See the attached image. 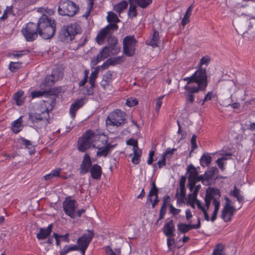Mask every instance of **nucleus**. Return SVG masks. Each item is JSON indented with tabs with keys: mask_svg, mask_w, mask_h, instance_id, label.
<instances>
[{
	"mask_svg": "<svg viewBox=\"0 0 255 255\" xmlns=\"http://www.w3.org/2000/svg\"><path fill=\"white\" fill-rule=\"evenodd\" d=\"M118 28L117 24H109L98 33L96 37V42L100 45H103L107 39L108 45L104 47L97 56L92 59V62L94 65L109 56L117 55L120 51L121 46L118 44L117 37L112 35L113 31L117 30Z\"/></svg>",
	"mask_w": 255,
	"mask_h": 255,
	"instance_id": "nucleus-1",
	"label": "nucleus"
},
{
	"mask_svg": "<svg viewBox=\"0 0 255 255\" xmlns=\"http://www.w3.org/2000/svg\"><path fill=\"white\" fill-rule=\"evenodd\" d=\"M183 80L186 82L183 88L185 96V109L189 111L191 104L194 101V95L200 91L204 90L207 86L206 69L198 68L191 76L186 77Z\"/></svg>",
	"mask_w": 255,
	"mask_h": 255,
	"instance_id": "nucleus-2",
	"label": "nucleus"
},
{
	"mask_svg": "<svg viewBox=\"0 0 255 255\" xmlns=\"http://www.w3.org/2000/svg\"><path fill=\"white\" fill-rule=\"evenodd\" d=\"M220 190L216 188H211L207 191L204 198L205 205L199 200H196L195 203L198 209L201 210L207 221L211 220L214 222L217 218L220 202L217 198H220Z\"/></svg>",
	"mask_w": 255,
	"mask_h": 255,
	"instance_id": "nucleus-3",
	"label": "nucleus"
},
{
	"mask_svg": "<svg viewBox=\"0 0 255 255\" xmlns=\"http://www.w3.org/2000/svg\"><path fill=\"white\" fill-rule=\"evenodd\" d=\"M56 98L53 97L50 101H43L37 105L34 111L28 114V122L37 128H45L49 123V111L55 106Z\"/></svg>",
	"mask_w": 255,
	"mask_h": 255,
	"instance_id": "nucleus-4",
	"label": "nucleus"
},
{
	"mask_svg": "<svg viewBox=\"0 0 255 255\" xmlns=\"http://www.w3.org/2000/svg\"><path fill=\"white\" fill-rule=\"evenodd\" d=\"M38 34L43 39H48L53 36L56 31V23L54 19L43 14L38 22Z\"/></svg>",
	"mask_w": 255,
	"mask_h": 255,
	"instance_id": "nucleus-5",
	"label": "nucleus"
},
{
	"mask_svg": "<svg viewBox=\"0 0 255 255\" xmlns=\"http://www.w3.org/2000/svg\"><path fill=\"white\" fill-rule=\"evenodd\" d=\"M100 137V134L95 133L91 130H87L80 137L77 142V148L80 152H85L91 147H95V143L98 139Z\"/></svg>",
	"mask_w": 255,
	"mask_h": 255,
	"instance_id": "nucleus-6",
	"label": "nucleus"
},
{
	"mask_svg": "<svg viewBox=\"0 0 255 255\" xmlns=\"http://www.w3.org/2000/svg\"><path fill=\"white\" fill-rule=\"evenodd\" d=\"M80 26L76 23L63 26L60 32L59 38L61 41L69 42L75 38L76 34L81 32Z\"/></svg>",
	"mask_w": 255,
	"mask_h": 255,
	"instance_id": "nucleus-7",
	"label": "nucleus"
},
{
	"mask_svg": "<svg viewBox=\"0 0 255 255\" xmlns=\"http://www.w3.org/2000/svg\"><path fill=\"white\" fill-rule=\"evenodd\" d=\"M127 116L125 112L120 109H116L111 112L106 120L107 126L120 127L127 123Z\"/></svg>",
	"mask_w": 255,
	"mask_h": 255,
	"instance_id": "nucleus-8",
	"label": "nucleus"
},
{
	"mask_svg": "<svg viewBox=\"0 0 255 255\" xmlns=\"http://www.w3.org/2000/svg\"><path fill=\"white\" fill-rule=\"evenodd\" d=\"M115 146L116 144L112 145L108 142V138L106 135L100 134V137L98 139V141L95 143V147L98 149L97 156L107 157Z\"/></svg>",
	"mask_w": 255,
	"mask_h": 255,
	"instance_id": "nucleus-9",
	"label": "nucleus"
},
{
	"mask_svg": "<svg viewBox=\"0 0 255 255\" xmlns=\"http://www.w3.org/2000/svg\"><path fill=\"white\" fill-rule=\"evenodd\" d=\"M79 6L71 0H66L60 2L58 6V12L61 15L73 16L76 14Z\"/></svg>",
	"mask_w": 255,
	"mask_h": 255,
	"instance_id": "nucleus-10",
	"label": "nucleus"
},
{
	"mask_svg": "<svg viewBox=\"0 0 255 255\" xmlns=\"http://www.w3.org/2000/svg\"><path fill=\"white\" fill-rule=\"evenodd\" d=\"M21 32L26 41H33L38 36V24H36L34 22L27 23L25 27L22 28Z\"/></svg>",
	"mask_w": 255,
	"mask_h": 255,
	"instance_id": "nucleus-11",
	"label": "nucleus"
},
{
	"mask_svg": "<svg viewBox=\"0 0 255 255\" xmlns=\"http://www.w3.org/2000/svg\"><path fill=\"white\" fill-rule=\"evenodd\" d=\"M61 72L58 70H54L51 75H47L43 82L40 84V88L41 90H46L47 92L50 88L54 85L56 81L62 78Z\"/></svg>",
	"mask_w": 255,
	"mask_h": 255,
	"instance_id": "nucleus-12",
	"label": "nucleus"
},
{
	"mask_svg": "<svg viewBox=\"0 0 255 255\" xmlns=\"http://www.w3.org/2000/svg\"><path fill=\"white\" fill-rule=\"evenodd\" d=\"M136 40L133 36H127L123 40V51L128 56H132L134 55Z\"/></svg>",
	"mask_w": 255,
	"mask_h": 255,
	"instance_id": "nucleus-13",
	"label": "nucleus"
},
{
	"mask_svg": "<svg viewBox=\"0 0 255 255\" xmlns=\"http://www.w3.org/2000/svg\"><path fill=\"white\" fill-rule=\"evenodd\" d=\"M187 172L188 174V182H197L200 180L203 181L204 179L209 180L211 178L212 175L205 173L204 176H198V172L195 167L193 165H190L187 167Z\"/></svg>",
	"mask_w": 255,
	"mask_h": 255,
	"instance_id": "nucleus-14",
	"label": "nucleus"
},
{
	"mask_svg": "<svg viewBox=\"0 0 255 255\" xmlns=\"http://www.w3.org/2000/svg\"><path fill=\"white\" fill-rule=\"evenodd\" d=\"M63 210L65 213L71 218H76V209L77 208L78 204L75 200L66 199L63 203Z\"/></svg>",
	"mask_w": 255,
	"mask_h": 255,
	"instance_id": "nucleus-15",
	"label": "nucleus"
},
{
	"mask_svg": "<svg viewBox=\"0 0 255 255\" xmlns=\"http://www.w3.org/2000/svg\"><path fill=\"white\" fill-rule=\"evenodd\" d=\"M93 236V231L88 230L87 233L84 234L77 239V247L78 248H88Z\"/></svg>",
	"mask_w": 255,
	"mask_h": 255,
	"instance_id": "nucleus-16",
	"label": "nucleus"
},
{
	"mask_svg": "<svg viewBox=\"0 0 255 255\" xmlns=\"http://www.w3.org/2000/svg\"><path fill=\"white\" fill-rule=\"evenodd\" d=\"M87 102L85 98H81L76 100L74 103L71 105L69 109V115L71 118L75 119L76 112L78 110L82 108L84 105Z\"/></svg>",
	"mask_w": 255,
	"mask_h": 255,
	"instance_id": "nucleus-17",
	"label": "nucleus"
},
{
	"mask_svg": "<svg viewBox=\"0 0 255 255\" xmlns=\"http://www.w3.org/2000/svg\"><path fill=\"white\" fill-rule=\"evenodd\" d=\"M200 227V222L198 220L197 224H186L184 223H179L177 225V230L182 234H185L191 229H198Z\"/></svg>",
	"mask_w": 255,
	"mask_h": 255,
	"instance_id": "nucleus-18",
	"label": "nucleus"
},
{
	"mask_svg": "<svg viewBox=\"0 0 255 255\" xmlns=\"http://www.w3.org/2000/svg\"><path fill=\"white\" fill-rule=\"evenodd\" d=\"M92 165V161L90 155L86 153L80 165V173L83 174L87 173Z\"/></svg>",
	"mask_w": 255,
	"mask_h": 255,
	"instance_id": "nucleus-19",
	"label": "nucleus"
},
{
	"mask_svg": "<svg viewBox=\"0 0 255 255\" xmlns=\"http://www.w3.org/2000/svg\"><path fill=\"white\" fill-rule=\"evenodd\" d=\"M236 211L235 207H224L222 211L221 218L224 222H229Z\"/></svg>",
	"mask_w": 255,
	"mask_h": 255,
	"instance_id": "nucleus-20",
	"label": "nucleus"
},
{
	"mask_svg": "<svg viewBox=\"0 0 255 255\" xmlns=\"http://www.w3.org/2000/svg\"><path fill=\"white\" fill-rule=\"evenodd\" d=\"M175 228L173 220L167 222L163 228V232L167 237H172L175 236Z\"/></svg>",
	"mask_w": 255,
	"mask_h": 255,
	"instance_id": "nucleus-21",
	"label": "nucleus"
},
{
	"mask_svg": "<svg viewBox=\"0 0 255 255\" xmlns=\"http://www.w3.org/2000/svg\"><path fill=\"white\" fill-rule=\"evenodd\" d=\"M52 224H51L48 226L46 228H41L39 229V232L36 235V237L38 240L45 239L48 236L50 235L52 232Z\"/></svg>",
	"mask_w": 255,
	"mask_h": 255,
	"instance_id": "nucleus-22",
	"label": "nucleus"
},
{
	"mask_svg": "<svg viewBox=\"0 0 255 255\" xmlns=\"http://www.w3.org/2000/svg\"><path fill=\"white\" fill-rule=\"evenodd\" d=\"M230 195L236 198L237 200L240 204L239 209L241 208L244 202V198L241 191L237 187L235 186L234 190L230 192Z\"/></svg>",
	"mask_w": 255,
	"mask_h": 255,
	"instance_id": "nucleus-23",
	"label": "nucleus"
},
{
	"mask_svg": "<svg viewBox=\"0 0 255 255\" xmlns=\"http://www.w3.org/2000/svg\"><path fill=\"white\" fill-rule=\"evenodd\" d=\"M196 182H188V186L189 190H190L191 192H192V194H190V198L192 199H195V201L197 199V196L198 193V191L199 189L201 188V185H195V183Z\"/></svg>",
	"mask_w": 255,
	"mask_h": 255,
	"instance_id": "nucleus-24",
	"label": "nucleus"
},
{
	"mask_svg": "<svg viewBox=\"0 0 255 255\" xmlns=\"http://www.w3.org/2000/svg\"><path fill=\"white\" fill-rule=\"evenodd\" d=\"M90 172L93 179H99L101 177L102 168L97 164H94L91 168Z\"/></svg>",
	"mask_w": 255,
	"mask_h": 255,
	"instance_id": "nucleus-25",
	"label": "nucleus"
},
{
	"mask_svg": "<svg viewBox=\"0 0 255 255\" xmlns=\"http://www.w3.org/2000/svg\"><path fill=\"white\" fill-rule=\"evenodd\" d=\"M112 81V73L110 71H107L103 77V79L101 82V86L106 89L107 86H109Z\"/></svg>",
	"mask_w": 255,
	"mask_h": 255,
	"instance_id": "nucleus-26",
	"label": "nucleus"
},
{
	"mask_svg": "<svg viewBox=\"0 0 255 255\" xmlns=\"http://www.w3.org/2000/svg\"><path fill=\"white\" fill-rule=\"evenodd\" d=\"M25 98L24 92L22 90H19L15 93L13 98L17 106L22 105L24 103Z\"/></svg>",
	"mask_w": 255,
	"mask_h": 255,
	"instance_id": "nucleus-27",
	"label": "nucleus"
},
{
	"mask_svg": "<svg viewBox=\"0 0 255 255\" xmlns=\"http://www.w3.org/2000/svg\"><path fill=\"white\" fill-rule=\"evenodd\" d=\"M21 119L22 117L21 116L12 123L11 130L15 133H17L22 130Z\"/></svg>",
	"mask_w": 255,
	"mask_h": 255,
	"instance_id": "nucleus-28",
	"label": "nucleus"
},
{
	"mask_svg": "<svg viewBox=\"0 0 255 255\" xmlns=\"http://www.w3.org/2000/svg\"><path fill=\"white\" fill-rule=\"evenodd\" d=\"M78 247L76 245L70 244L65 246L63 249L59 251L60 255H66L70 252L77 251Z\"/></svg>",
	"mask_w": 255,
	"mask_h": 255,
	"instance_id": "nucleus-29",
	"label": "nucleus"
},
{
	"mask_svg": "<svg viewBox=\"0 0 255 255\" xmlns=\"http://www.w3.org/2000/svg\"><path fill=\"white\" fill-rule=\"evenodd\" d=\"M159 41V33L157 31H154L152 38L146 42V43L152 46L156 47L158 46Z\"/></svg>",
	"mask_w": 255,
	"mask_h": 255,
	"instance_id": "nucleus-30",
	"label": "nucleus"
},
{
	"mask_svg": "<svg viewBox=\"0 0 255 255\" xmlns=\"http://www.w3.org/2000/svg\"><path fill=\"white\" fill-rule=\"evenodd\" d=\"M212 157L209 153H204L201 156L200 162L202 167L209 166L211 162Z\"/></svg>",
	"mask_w": 255,
	"mask_h": 255,
	"instance_id": "nucleus-31",
	"label": "nucleus"
},
{
	"mask_svg": "<svg viewBox=\"0 0 255 255\" xmlns=\"http://www.w3.org/2000/svg\"><path fill=\"white\" fill-rule=\"evenodd\" d=\"M128 5L127 1L123 0L114 6V10L120 14L124 9L127 8Z\"/></svg>",
	"mask_w": 255,
	"mask_h": 255,
	"instance_id": "nucleus-32",
	"label": "nucleus"
},
{
	"mask_svg": "<svg viewBox=\"0 0 255 255\" xmlns=\"http://www.w3.org/2000/svg\"><path fill=\"white\" fill-rule=\"evenodd\" d=\"M62 170L61 168H57L54 170H52L51 172L44 176L43 178L45 180L51 179L53 177H60V173Z\"/></svg>",
	"mask_w": 255,
	"mask_h": 255,
	"instance_id": "nucleus-33",
	"label": "nucleus"
},
{
	"mask_svg": "<svg viewBox=\"0 0 255 255\" xmlns=\"http://www.w3.org/2000/svg\"><path fill=\"white\" fill-rule=\"evenodd\" d=\"M133 156L131 158V162L134 164H138L140 161V157L142 154V151L140 149H137L133 150Z\"/></svg>",
	"mask_w": 255,
	"mask_h": 255,
	"instance_id": "nucleus-34",
	"label": "nucleus"
},
{
	"mask_svg": "<svg viewBox=\"0 0 255 255\" xmlns=\"http://www.w3.org/2000/svg\"><path fill=\"white\" fill-rule=\"evenodd\" d=\"M134 1L129 2V6L128 11V16L130 19H132L137 16L136 6L133 4Z\"/></svg>",
	"mask_w": 255,
	"mask_h": 255,
	"instance_id": "nucleus-35",
	"label": "nucleus"
},
{
	"mask_svg": "<svg viewBox=\"0 0 255 255\" xmlns=\"http://www.w3.org/2000/svg\"><path fill=\"white\" fill-rule=\"evenodd\" d=\"M107 19L108 22H110L109 24H117V23L120 21L117 14L112 11H109L108 12Z\"/></svg>",
	"mask_w": 255,
	"mask_h": 255,
	"instance_id": "nucleus-36",
	"label": "nucleus"
},
{
	"mask_svg": "<svg viewBox=\"0 0 255 255\" xmlns=\"http://www.w3.org/2000/svg\"><path fill=\"white\" fill-rule=\"evenodd\" d=\"M186 195V189L184 185V184L182 183L181 182L180 183L179 186V191H177L176 197L178 198V199L183 200L184 199Z\"/></svg>",
	"mask_w": 255,
	"mask_h": 255,
	"instance_id": "nucleus-37",
	"label": "nucleus"
},
{
	"mask_svg": "<svg viewBox=\"0 0 255 255\" xmlns=\"http://www.w3.org/2000/svg\"><path fill=\"white\" fill-rule=\"evenodd\" d=\"M225 246L222 244L217 245L213 250L212 255H225Z\"/></svg>",
	"mask_w": 255,
	"mask_h": 255,
	"instance_id": "nucleus-38",
	"label": "nucleus"
},
{
	"mask_svg": "<svg viewBox=\"0 0 255 255\" xmlns=\"http://www.w3.org/2000/svg\"><path fill=\"white\" fill-rule=\"evenodd\" d=\"M176 150V149L175 148H167L165 151L163 153L162 156L166 159V160H169L172 158L174 152Z\"/></svg>",
	"mask_w": 255,
	"mask_h": 255,
	"instance_id": "nucleus-39",
	"label": "nucleus"
},
{
	"mask_svg": "<svg viewBox=\"0 0 255 255\" xmlns=\"http://www.w3.org/2000/svg\"><path fill=\"white\" fill-rule=\"evenodd\" d=\"M134 1L140 7L145 8L152 2V0H134Z\"/></svg>",
	"mask_w": 255,
	"mask_h": 255,
	"instance_id": "nucleus-40",
	"label": "nucleus"
},
{
	"mask_svg": "<svg viewBox=\"0 0 255 255\" xmlns=\"http://www.w3.org/2000/svg\"><path fill=\"white\" fill-rule=\"evenodd\" d=\"M211 60L210 57L208 55L203 56L200 60L199 63L198 64V68H202L201 67L203 65L208 66Z\"/></svg>",
	"mask_w": 255,
	"mask_h": 255,
	"instance_id": "nucleus-41",
	"label": "nucleus"
},
{
	"mask_svg": "<svg viewBox=\"0 0 255 255\" xmlns=\"http://www.w3.org/2000/svg\"><path fill=\"white\" fill-rule=\"evenodd\" d=\"M95 87H92L91 85L90 87L86 86L82 88L80 92L83 95H92L93 94V89Z\"/></svg>",
	"mask_w": 255,
	"mask_h": 255,
	"instance_id": "nucleus-42",
	"label": "nucleus"
},
{
	"mask_svg": "<svg viewBox=\"0 0 255 255\" xmlns=\"http://www.w3.org/2000/svg\"><path fill=\"white\" fill-rule=\"evenodd\" d=\"M166 159L161 155V159H159L157 163L153 164V167L155 169L157 167L158 168H161L166 165Z\"/></svg>",
	"mask_w": 255,
	"mask_h": 255,
	"instance_id": "nucleus-43",
	"label": "nucleus"
},
{
	"mask_svg": "<svg viewBox=\"0 0 255 255\" xmlns=\"http://www.w3.org/2000/svg\"><path fill=\"white\" fill-rule=\"evenodd\" d=\"M17 140H18L19 141H21L25 146V148L31 149L33 147L31 141L27 140L23 137H20L17 139Z\"/></svg>",
	"mask_w": 255,
	"mask_h": 255,
	"instance_id": "nucleus-44",
	"label": "nucleus"
},
{
	"mask_svg": "<svg viewBox=\"0 0 255 255\" xmlns=\"http://www.w3.org/2000/svg\"><path fill=\"white\" fill-rule=\"evenodd\" d=\"M47 92L46 90L42 91H34L31 93V97L32 99H34L36 98H39L43 96L45 93Z\"/></svg>",
	"mask_w": 255,
	"mask_h": 255,
	"instance_id": "nucleus-45",
	"label": "nucleus"
},
{
	"mask_svg": "<svg viewBox=\"0 0 255 255\" xmlns=\"http://www.w3.org/2000/svg\"><path fill=\"white\" fill-rule=\"evenodd\" d=\"M98 72L96 71H92L89 79V83L93 87H95L96 79L97 77Z\"/></svg>",
	"mask_w": 255,
	"mask_h": 255,
	"instance_id": "nucleus-46",
	"label": "nucleus"
},
{
	"mask_svg": "<svg viewBox=\"0 0 255 255\" xmlns=\"http://www.w3.org/2000/svg\"><path fill=\"white\" fill-rule=\"evenodd\" d=\"M93 4H94V0H88V4H87V11L83 15L86 18H87L89 16V15L91 12V10L93 9Z\"/></svg>",
	"mask_w": 255,
	"mask_h": 255,
	"instance_id": "nucleus-47",
	"label": "nucleus"
},
{
	"mask_svg": "<svg viewBox=\"0 0 255 255\" xmlns=\"http://www.w3.org/2000/svg\"><path fill=\"white\" fill-rule=\"evenodd\" d=\"M127 144L133 146L132 150H135L139 149L138 147V142L137 140L133 138H130L127 141Z\"/></svg>",
	"mask_w": 255,
	"mask_h": 255,
	"instance_id": "nucleus-48",
	"label": "nucleus"
},
{
	"mask_svg": "<svg viewBox=\"0 0 255 255\" xmlns=\"http://www.w3.org/2000/svg\"><path fill=\"white\" fill-rule=\"evenodd\" d=\"M227 159L228 158L224 156L223 157L218 158L216 161L220 169L222 171L225 169L224 166L225 163L224 161L227 160Z\"/></svg>",
	"mask_w": 255,
	"mask_h": 255,
	"instance_id": "nucleus-49",
	"label": "nucleus"
},
{
	"mask_svg": "<svg viewBox=\"0 0 255 255\" xmlns=\"http://www.w3.org/2000/svg\"><path fill=\"white\" fill-rule=\"evenodd\" d=\"M164 96H161L158 97L155 101V109L157 112H158L160 108H161L162 104V100Z\"/></svg>",
	"mask_w": 255,
	"mask_h": 255,
	"instance_id": "nucleus-50",
	"label": "nucleus"
},
{
	"mask_svg": "<svg viewBox=\"0 0 255 255\" xmlns=\"http://www.w3.org/2000/svg\"><path fill=\"white\" fill-rule=\"evenodd\" d=\"M84 76L82 80L79 82L78 85L79 87H82L87 83L89 75V70H85L84 72Z\"/></svg>",
	"mask_w": 255,
	"mask_h": 255,
	"instance_id": "nucleus-51",
	"label": "nucleus"
},
{
	"mask_svg": "<svg viewBox=\"0 0 255 255\" xmlns=\"http://www.w3.org/2000/svg\"><path fill=\"white\" fill-rule=\"evenodd\" d=\"M138 102L137 100L135 98H128L126 101V105L129 107H131L134 106H135L137 104Z\"/></svg>",
	"mask_w": 255,
	"mask_h": 255,
	"instance_id": "nucleus-52",
	"label": "nucleus"
},
{
	"mask_svg": "<svg viewBox=\"0 0 255 255\" xmlns=\"http://www.w3.org/2000/svg\"><path fill=\"white\" fill-rule=\"evenodd\" d=\"M158 190H153L150 189L147 197V202H152L151 197L153 196H154L155 197H158Z\"/></svg>",
	"mask_w": 255,
	"mask_h": 255,
	"instance_id": "nucleus-53",
	"label": "nucleus"
},
{
	"mask_svg": "<svg viewBox=\"0 0 255 255\" xmlns=\"http://www.w3.org/2000/svg\"><path fill=\"white\" fill-rule=\"evenodd\" d=\"M196 138H197V136L196 135L194 134L192 135L191 139V151H194L196 148H197V145L196 143Z\"/></svg>",
	"mask_w": 255,
	"mask_h": 255,
	"instance_id": "nucleus-54",
	"label": "nucleus"
},
{
	"mask_svg": "<svg viewBox=\"0 0 255 255\" xmlns=\"http://www.w3.org/2000/svg\"><path fill=\"white\" fill-rule=\"evenodd\" d=\"M214 96V93L213 92H208L205 95L204 99L203 100L202 105H204V103L206 101L211 100Z\"/></svg>",
	"mask_w": 255,
	"mask_h": 255,
	"instance_id": "nucleus-55",
	"label": "nucleus"
},
{
	"mask_svg": "<svg viewBox=\"0 0 255 255\" xmlns=\"http://www.w3.org/2000/svg\"><path fill=\"white\" fill-rule=\"evenodd\" d=\"M169 208H170V212L173 215H178L181 212L180 209L175 208L172 205H170Z\"/></svg>",
	"mask_w": 255,
	"mask_h": 255,
	"instance_id": "nucleus-56",
	"label": "nucleus"
},
{
	"mask_svg": "<svg viewBox=\"0 0 255 255\" xmlns=\"http://www.w3.org/2000/svg\"><path fill=\"white\" fill-rule=\"evenodd\" d=\"M166 207L164 206H162L159 211V218L158 220H161L163 218L164 216L166 213Z\"/></svg>",
	"mask_w": 255,
	"mask_h": 255,
	"instance_id": "nucleus-57",
	"label": "nucleus"
},
{
	"mask_svg": "<svg viewBox=\"0 0 255 255\" xmlns=\"http://www.w3.org/2000/svg\"><path fill=\"white\" fill-rule=\"evenodd\" d=\"M18 64L15 62H11L9 65V69L11 72H15L18 68Z\"/></svg>",
	"mask_w": 255,
	"mask_h": 255,
	"instance_id": "nucleus-58",
	"label": "nucleus"
},
{
	"mask_svg": "<svg viewBox=\"0 0 255 255\" xmlns=\"http://www.w3.org/2000/svg\"><path fill=\"white\" fill-rule=\"evenodd\" d=\"M111 61L114 64H119L121 62H123L124 61V57L123 56H119L113 59H110Z\"/></svg>",
	"mask_w": 255,
	"mask_h": 255,
	"instance_id": "nucleus-59",
	"label": "nucleus"
},
{
	"mask_svg": "<svg viewBox=\"0 0 255 255\" xmlns=\"http://www.w3.org/2000/svg\"><path fill=\"white\" fill-rule=\"evenodd\" d=\"M190 14H188L185 13L183 18L182 19L181 24L182 25L184 26L186 24L189 22V18H190Z\"/></svg>",
	"mask_w": 255,
	"mask_h": 255,
	"instance_id": "nucleus-60",
	"label": "nucleus"
},
{
	"mask_svg": "<svg viewBox=\"0 0 255 255\" xmlns=\"http://www.w3.org/2000/svg\"><path fill=\"white\" fill-rule=\"evenodd\" d=\"M113 65V63H112L109 59L104 62L103 64L101 66V67L103 68V69H106L108 68L110 65Z\"/></svg>",
	"mask_w": 255,
	"mask_h": 255,
	"instance_id": "nucleus-61",
	"label": "nucleus"
},
{
	"mask_svg": "<svg viewBox=\"0 0 255 255\" xmlns=\"http://www.w3.org/2000/svg\"><path fill=\"white\" fill-rule=\"evenodd\" d=\"M225 200H226L225 204L224 205V207H235L232 205L233 203L232 201L229 199V198L227 197H225Z\"/></svg>",
	"mask_w": 255,
	"mask_h": 255,
	"instance_id": "nucleus-62",
	"label": "nucleus"
},
{
	"mask_svg": "<svg viewBox=\"0 0 255 255\" xmlns=\"http://www.w3.org/2000/svg\"><path fill=\"white\" fill-rule=\"evenodd\" d=\"M106 253L108 255H116L110 246H108L105 249Z\"/></svg>",
	"mask_w": 255,
	"mask_h": 255,
	"instance_id": "nucleus-63",
	"label": "nucleus"
},
{
	"mask_svg": "<svg viewBox=\"0 0 255 255\" xmlns=\"http://www.w3.org/2000/svg\"><path fill=\"white\" fill-rule=\"evenodd\" d=\"M171 198L169 196H166L163 197V205L162 206H164L165 207H167V205L170 203Z\"/></svg>",
	"mask_w": 255,
	"mask_h": 255,
	"instance_id": "nucleus-64",
	"label": "nucleus"
}]
</instances>
